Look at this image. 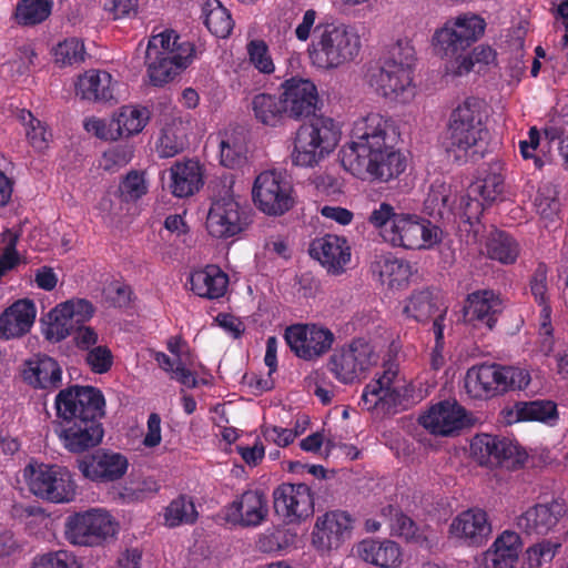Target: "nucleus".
I'll return each mask as SVG.
<instances>
[{"label": "nucleus", "mask_w": 568, "mask_h": 568, "mask_svg": "<svg viewBox=\"0 0 568 568\" xmlns=\"http://www.w3.org/2000/svg\"><path fill=\"white\" fill-rule=\"evenodd\" d=\"M338 141L339 131L333 119L312 118L296 132L292 161L296 165L314 166L336 148Z\"/></svg>", "instance_id": "423d86ee"}, {"label": "nucleus", "mask_w": 568, "mask_h": 568, "mask_svg": "<svg viewBox=\"0 0 568 568\" xmlns=\"http://www.w3.org/2000/svg\"><path fill=\"white\" fill-rule=\"evenodd\" d=\"M557 406L551 400L516 402L507 412L508 423L521 420L546 422L556 417Z\"/></svg>", "instance_id": "4c0bfd02"}, {"label": "nucleus", "mask_w": 568, "mask_h": 568, "mask_svg": "<svg viewBox=\"0 0 568 568\" xmlns=\"http://www.w3.org/2000/svg\"><path fill=\"white\" fill-rule=\"evenodd\" d=\"M505 308L500 295L491 290H479L468 294L463 308L464 322L475 327L493 329Z\"/></svg>", "instance_id": "a211bd4d"}, {"label": "nucleus", "mask_w": 568, "mask_h": 568, "mask_svg": "<svg viewBox=\"0 0 568 568\" xmlns=\"http://www.w3.org/2000/svg\"><path fill=\"white\" fill-rule=\"evenodd\" d=\"M32 568H80L75 558L67 551L49 552L38 558Z\"/></svg>", "instance_id": "bf43d9fd"}, {"label": "nucleus", "mask_w": 568, "mask_h": 568, "mask_svg": "<svg viewBox=\"0 0 568 568\" xmlns=\"http://www.w3.org/2000/svg\"><path fill=\"white\" fill-rule=\"evenodd\" d=\"M170 172L172 180L170 189L178 197L193 195L203 184L201 166L197 162H176Z\"/></svg>", "instance_id": "72a5a7b5"}, {"label": "nucleus", "mask_w": 568, "mask_h": 568, "mask_svg": "<svg viewBox=\"0 0 568 568\" xmlns=\"http://www.w3.org/2000/svg\"><path fill=\"white\" fill-rule=\"evenodd\" d=\"M485 20L476 14H463L447 21L433 36L434 51L449 61L446 67L454 74L468 49L484 34Z\"/></svg>", "instance_id": "39448f33"}, {"label": "nucleus", "mask_w": 568, "mask_h": 568, "mask_svg": "<svg viewBox=\"0 0 568 568\" xmlns=\"http://www.w3.org/2000/svg\"><path fill=\"white\" fill-rule=\"evenodd\" d=\"M373 351L363 339L353 341L348 347L336 351L328 362L329 371L342 383H352L372 363Z\"/></svg>", "instance_id": "dca6fc26"}, {"label": "nucleus", "mask_w": 568, "mask_h": 568, "mask_svg": "<svg viewBox=\"0 0 568 568\" xmlns=\"http://www.w3.org/2000/svg\"><path fill=\"white\" fill-rule=\"evenodd\" d=\"M546 267L540 264L535 271V274L530 281V290L535 298L539 302L540 305L544 306L542 312L545 313V316L549 317L550 306L546 303Z\"/></svg>", "instance_id": "e2e57ef3"}, {"label": "nucleus", "mask_w": 568, "mask_h": 568, "mask_svg": "<svg viewBox=\"0 0 568 568\" xmlns=\"http://www.w3.org/2000/svg\"><path fill=\"white\" fill-rule=\"evenodd\" d=\"M450 532L466 539L470 545H481L491 534L487 514L481 509H469L458 515L450 525Z\"/></svg>", "instance_id": "cd10ccee"}, {"label": "nucleus", "mask_w": 568, "mask_h": 568, "mask_svg": "<svg viewBox=\"0 0 568 568\" xmlns=\"http://www.w3.org/2000/svg\"><path fill=\"white\" fill-rule=\"evenodd\" d=\"M204 24L209 31L217 38L230 36L234 22L226 8L219 0H206L202 7Z\"/></svg>", "instance_id": "58836bf2"}, {"label": "nucleus", "mask_w": 568, "mask_h": 568, "mask_svg": "<svg viewBox=\"0 0 568 568\" xmlns=\"http://www.w3.org/2000/svg\"><path fill=\"white\" fill-rule=\"evenodd\" d=\"M150 120V111L145 106H123L116 118L111 120L112 131L118 139L140 133Z\"/></svg>", "instance_id": "e433bc0d"}, {"label": "nucleus", "mask_w": 568, "mask_h": 568, "mask_svg": "<svg viewBox=\"0 0 568 568\" xmlns=\"http://www.w3.org/2000/svg\"><path fill=\"white\" fill-rule=\"evenodd\" d=\"M404 312L415 318L417 322H426L434 316L433 331L436 337V347L443 339V324L445 311H440L433 293L429 290H423L414 293L404 308Z\"/></svg>", "instance_id": "c85d7f7f"}, {"label": "nucleus", "mask_w": 568, "mask_h": 568, "mask_svg": "<svg viewBox=\"0 0 568 568\" xmlns=\"http://www.w3.org/2000/svg\"><path fill=\"white\" fill-rule=\"evenodd\" d=\"M156 41L151 42L145 50V65L150 82L155 87L172 81L183 69L186 68L189 57L183 54L163 55L155 51Z\"/></svg>", "instance_id": "4be33fe9"}, {"label": "nucleus", "mask_w": 568, "mask_h": 568, "mask_svg": "<svg viewBox=\"0 0 568 568\" xmlns=\"http://www.w3.org/2000/svg\"><path fill=\"white\" fill-rule=\"evenodd\" d=\"M29 490L51 503H69L74 499L75 484L69 470L45 464H29L24 468Z\"/></svg>", "instance_id": "0eeeda50"}, {"label": "nucleus", "mask_w": 568, "mask_h": 568, "mask_svg": "<svg viewBox=\"0 0 568 568\" xmlns=\"http://www.w3.org/2000/svg\"><path fill=\"white\" fill-rule=\"evenodd\" d=\"M359 49V37L348 27L317 26L308 47V57L313 65L329 70L353 61Z\"/></svg>", "instance_id": "20e7f679"}, {"label": "nucleus", "mask_w": 568, "mask_h": 568, "mask_svg": "<svg viewBox=\"0 0 568 568\" xmlns=\"http://www.w3.org/2000/svg\"><path fill=\"white\" fill-rule=\"evenodd\" d=\"M381 235L394 246L415 250L438 243L442 230L427 220H414L410 216L400 215L394 217L392 226L385 229Z\"/></svg>", "instance_id": "9d476101"}, {"label": "nucleus", "mask_w": 568, "mask_h": 568, "mask_svg": "<svg viewBox=\"0 0 568 568\" xmlns=\"http://www.w3.org/2000/svg\"><path fill=\"white\" fill-rule=\"evenodd\" d=\"M265 495L261 491H245L239 500L231 504L227 519L240 521L242 526H256L266 516Z\"/></svg>", "instance_id": "c756f323"}, {"label": "nucleus", "mask_w": 568, "mask_h": 568, "mask_svg": "<svg viewBox=\"0 0 568 568\" xmlns=\"http://www.w3.org/2000/svg\"><path fill=\"white\" fill-rule=\"evenodd\" d=\"M538 213L545 219H551L560 210L559 200L552 194L551 190L540 191L535 200Z\"/></svg>", "instance_id": "0e129e2a"}, {"label": "nucleus", "mask_w": 568, "mask_h": 568, "mask_svg": "<svg viewBox=\"0 0 568 568\" xmlns=\"http://www.w3.org/2000/svg\"><path fill=\"white\" fill-rule=\"evenodd\" d=\"M466 410L456 400H444L418 418L419 424L434 435L452 436L465 426Z\"/></svg>", "instance_id": "6ab92c4d"}, {"label": "nucleus", "mask_w": 568, "mask_h": 568, "mask_svg": "<svg viewBox=\"0 0 568 568\" xmlns=\"http://www.w3.org/2000/svg\"><path fill=\"white\" fill-rule=\"evenodd\" d=\"M22 377L34 388H57L61 384V367L52 357L37 354L24 362Z\"/></svg>", "instance_id": "a878e982"}, {"label": "nucleus", "mask_w": 568, "mask_h": 568, "mask_svg": "<svg viewBox=\"0 0 568 568\" xmlns=\"http://www.w3.org/2000/svg\"><path fill=\"white\" fill-rule=\"evenodd\" d=\"M501 374V393L524 389L530 383L529 373L517 367L503 366Z\"/></svg>", "instance_id": "13d9d810"}, {"label": "nucleus", "mask_w": 568, "mask_h": 568, "mask_svg": "<svg viewBox=\"0 0 568 568\" xmlns=\"http://www.w3.org/2000/svg\"><path fill=\"white\" fill-rule=\"evenodd\" d=\"M544 134L550 142L558 140L559 146L565 144L568 136V119L565 116L551 119L549 124L544 129Z\"/></svg>", "instance_id": "774afa93"}, {"label": "nucleus", "mask_w": 568, "mask_h": 568, "mask_svg": "<svg viewBox=\"0 0 568 568\" xmlns=\"http://www.w3.org/2000/svg\"><path fill=\"white\" fill-rule=\"evenodd\" d=\"M521 539L515 531H504L487 551V558L496 568H506L518 559L521 550Z\"/></svg>", "instance_id": "c9c22d12"}, {"label": "nucleus", "mask_w": 568, "mask_h": 568, "mask_svg": "<svg viewBox=\"0 0 568 568\" xmlns=\"http://www.w3.org/2000/svg\"><path fill=\"white\" fill-rule=\"evenodd\" d=\"M367 82L375 92L384 98L396 99L410 83L412 77L398 69L377 62L367 70Z\"/></svg>", "instance_id": "393cba45"}, {"label": "nucleus", "mask_w": 568, "mask_h": 568, "mask_svg": "<svg viewBox=\"0 0 568 568\" xmlns=\"http://www.w3.org/2000/svg\"><path fill=\"white\" fill-rule=\"evenodd\" d=\"M503 182L500 174H489L484 180L473 183L468 187L469 194L479 196L484 202L490 204L503 192Z\"/></svg>", "instance_id": "8fccbe9b"}, {"label": "nucleus", "mask_w": 568, "mask_h": 568, "mask_svg": "<svg viewBox=\"0 0 568 568\" xmlns=\"http://www.w3.org/2000/svg\"><path fill=\"white\" fill-rule=\"evenodd\" d=\"M495 51L489 45L480 44L473 50L468 49L466 57L458 64V70H454V75L468 73L475 63L489 64L495 60Z\"/></svg>", "instance_id": "603ef678"}, {"label": "nucleus", "mask_w": 568, "mask_h": 568, "mask_svg": "<svg viewBox=\"0 0 568 568\" xmlns=\"http://www.w3.org/2000/svg\"><path fill=\"white\" fill-rule=\"evenodd\" d=\"M122 199L125 202H133L148 192V185L142 172L130 171L121 181L119 186Z\"/></svg>", "instance_id": "09e8293b"}, {"label": "nucleus", "mask_w": 568, "mask_h": 568, "mask_svg": "<svg viewBox=\"0 0 568 568\" xmlns=\"http://www.w3.org/2000/svg\"><path fill=\"white\" fill-rule=\"evenodd\" d=\"M251 108L255 119L264 125L275 126L287 115L282 95L258 93L253 97Z\"/></svg>", "instance_id": "f704fd0d"}, {"label": "nucleus", "mask_w": 568, "mask_h": 568, "mask_svg": "<svg viewBox=\"0 0 568 568\" xmlns=\"http://www.w3.org/2000/svg\"><path fill=\"white\" fill-rule=\"evenodd\" d=\"M274 510L286 524L305 520L314 514V499L306 484L284 483L273 491Z\"/></svg>", "instance_id": "f8f14e48"}, {"label": "nucleus", "mask_w": 568, "mask_h": 568, "mask_svg": "<svg viewBox=\"0 0 568 568\" xmlns=\"http://www.w3.org/2000/svg\"><path fill=\"white\" fill-rule=\"evenodd\" d=\"M186 126L182 121H172L162 129V135L158 144V153L161 158H172L183 152L187 146Z\"/></svg>", "instance_id": "ea45409f"}, {"label": "nucleus", "mask_w": 568, "mask_h": 568, "mask_svg": "<svg viewBox=\"0 0 568 568\" xmlns=\"http://www.w3.org/2000/svg\"><path fill=\"white\" fill-rule=\"evenodd\" d=\"M52 0H21L16 9V19L22 26H36L51 14Z\"/></svg>", "instance_id": "79ce46f5"}, {"label": "nucleus", "mask_w": 568, "mask_h": 568, "mask_svg": "<svg viewBox=\"0 0 568 568\" xmlns=\"http://www.w3.org/2000/svg\"><path fill=\"white\" fill-rule=\"evenodd\" d=\"M281 89L287 116L293 119L317 116L315 112L320 101L318 92L310 79L292 77L281 84Z\"/></svg>", "instance_id": "f3484780"}, {"label": "nucleus", "mask_w": 568, "mask_h": 568, "mask_svg": "<svg viewBox=\"0 0 568 568\" xmlns=\"http://www.w3.org/2000/svg\"><path fill=\"white\" fill-rule=\"evenodd\" d=\"M372 396L375 397V400L369 408L381 407L386 412L397 409L398 407H406V402L410 397L408 389L404 386L388 387L382 394Z\"/></svg>", "instance_id": "de8ad7c7"}, {"label": "nucleus", "mask_w": 568, "mask_h": 568, "mask_svg": "<svg viewBox=\"0 0 568 568\" xmlns=\"http://www.w3.org/2000/svg\"><path fill=\"white\" fill-rule=\"evenodd\" d=\"M42 322L47 325L44 328L45 338L51 342L64 339L67 336L72 335L75 328L74 322L67 316L60 304L52 308Z\"/></svg>", "instance_id": "37998d69"}, {"label": "nucleus", "mask_w": 568, "mask_h": 568, "mask_svg": "<svg viewBox=\"0 0 568 568\" xmlns=\"http://www.w3.org/2000/svg\"><path fill=\"white\" fill-rule=\"evenodd\" d=\"M349 516L344 511L327 513L317 518L313 542L321 549L338 548L352 528Z\"/></svg>", "instance_id": "5701e85b"}, {"label": "nucleus", "mask_w": 568, "mask_h": 568, "mask_svg": "<svg viewBox=\"0 0 568 568\" xmlns=\"http://www.w3.org/2000/svg\"><path fill=\"white\" fill-rule=\"evenodd\" d=\"M246 225L244 212L233 195L215 200L206 217V229L216 239H227L241 233Z\"/></svg>", "instance_id": "4468645a"}, {"label": "nucleus", "mask_w": 568, "mask_h": 568, "mask_svg": "<svg viewBox=\"0 0 568 568\" xmlns=\"http://www.w3.org/2000/svg\"><path fill=\"white\" fill-rule=\"evenodd\" d=\"M87 363L94 373L103 374L111 368L113 356L106 346H97L88 353Z\"/></svg>", "instance_id": "680f3d73"}, {"label": "nucleus", "mask_w": 568, "mask_h": 568, "mask_svg": "<svg viewBox=\"0 0 568 568\" xmlns=\"http://www.w3.org/2000/svg\"><path fill=\"white\" fill-rule=\"evenodd\" d=\"M84 44L77 38H71L58 44L55 49L57 61L63 64H73L84 60Z\"/></svg>", "instance_id": "864d4df0"}, {"label": "nucleus", "mask_w": 568, "mask_h": 568, "mask_svg": "<svg viewBox=\"0 0 568 568\" xmlns=\"http://www.w3.org/2000/svg\"><path fill=\"white\" fill-rule=\"evenodd\" d=\"M104 406L102 392L93 386L73 385L59 392L55 397L57 414L62 418L59 437L69 452L81 454L102 442L104 429L100 420Z\"/></svg>", "instance_id": "f03ea898"}, {"label": "nucleus", "mask_w": 568, "mask_h": 568, "mask_svg": "<svg viewBox=\"0 0 568 568\" xmlns=\"http://www.w3.org/2000/svg\"><path fill=\"white\" fill-rule=\"evenodd\" d=\"M560 544H554L550 540H542L530 546L526 550V560L530 568H539L552 560Z\"/></svg>", "instance_id": "3c124183"}, {"label": "nucleus", "mask_w": 568, "mask_h": 568, "mask_svg": "<svg viewBox=\"0 0 568 568\" xmlns=\"http://www.w3.org/2000/svg\"><path fill=\"white\" fill-rule=\"evenodd\" d=\"M416 52L410 41L399 39L387 49L385 55L381 59L387 67L398 69L410 75L412 68L416 60Z\"/></svg>", "instance_id": "a19ab883"}, {"label": "nucleus", "mask_w": 568, "mask_h": 568, "mask_svg": "<svg viewBox=\"0 0 568 568\" xmlns=\"http://www.w3.org/2000/svg\"><path fill=\"white\" fill-rule=\"evenodd\" d=\"M60 305L75 325L85 323L94 314V306L84 298L70 300Z\"/></svg>", "instance_id": "4d7b16f0"}, {"label": "nucleus", "mask_w": 568, "mask_h": 568, "mask_svg": "<svg viewBox=\"0 0 568 568\" xmlns=\"http://www.w3.org/2000/svg\"><path fill=\"white\" fill-rule=\"evenodd\" d=\"M565 514L566 506L561 501L552 500L549 504H537L518 517L517 526L528 535H546Z\"/></svg>", "instance_id": "412c9836"}, {"label": "nucleus", "mask_w": 568, "mask_h": 568, "mask_svg": "<svg viewBox=\"0 0 568 568\" xmlns=\"http://www.w3.org/2000/svg\"><path fill=\"white\" fill-rule=\"evenodd\" d=\"M77 465L84 478L97 483H110L123 477L129 462L120 453L100 448L77 459Z\"/></svg>", "instance_id": "2eb2a0df"}, {"label": "nucleus", "mask_w": 568, "mask_h": 568, "mask_svg": "<svg viewBox=\"0 0 568 568\" xmlns=\"http://www.w3.org/2000/svg\"><path fill=\"white\" fill-rule=\"evenodd\" d=\"M115 534L110 516L102 510L91 509L67 518V539L79 546H99Z\"/></svg>", "instance_id": "6e6552de"}, {"label": "nucleus", "mask_w": 568, "mask_h": 568, "mask_svg": "<svg viewBox=\"0 0 568 568\" xmlns=\"http://www.w3.org/2000/svg\"><path fill=\"white\" fill-rule=\"evenodd\" d=\"M36 318V306L31 300L14 302L0 315V337L7 339L27 334Z\"/></svg>", "instance_id": "bb28decb"}, {"label": "nucleus", "mask_w": 568, "mask_h": 568, "mask_svg": "<svg viewBox=\"0 0 568 568\" xmlns=\"http://www.w3.org/2000/svg\"><path fill=\"white\" fill-rule=\"evenodd\" d=\"M247 53L250 61L254 67L263 73H272L274 64L268 55V49L263 40H252L247 44Z\"/></svg>", "instance_id": "5fc2aeb1"}, {"label": "nucleus", "mask_w": 568, "mask_h": 568, "mask_svg": "<svg viewBox=\"0 0 568 568\" xmlns=\"http://www.w3.org/2000/svg\"><path fill=\"white\" fill-rule=\"evenodd\" d=\"M503 366L481 364L470 367L465 376V388L474 398H488L501 394Z\"/></svg>", "instance_id": "b1692460"}, {"label": "nucleus", "mask_w": 568, "mask_h": 568, "mask_svg": "<svg viewBox=\"0 0 568 568\" xmlns=\"http://www.w3.org/2000/svg\"><path fill=\"white\" fill-rule=\"evenodd\" d=\"M220 146L221 164L223 166L234 169L245 162V149L241 143L222 140Z\"/></svg>", "instance_id": "052dcab7"}, {"label": "nucleus", "mask_w": 568, "mask_h": 568, "mask_svg": "<svg viewBox=\"0 0 568 568\" xmlns=\"http://www.w3.org/2000/svg\"><path fill=\"white\" fill-rule=\"evenodd\" d=\"M196 518L197 511L193 500L184 495L172 500L166 508L165 520L171 527L181 524H193Z\"/></svg>", "instance_id": "a18cd8bd"}, {"label": "nucleus", "mask_w": 568, "mask_h": 568, "mask_svg": "<svg viewBox=\"0 0 568 568\" xmlns=\"http://www.w3.org/2000/svg\"><path fill=\"white\" fill-rule=\"evenodd\" d=\"M357 141L339 151L342 165L354 175H371L387 182L406 168L405 158L394 146L398 138L393 122L378 113L368 114L356 125Z\"/></svg>", "instance_id": "f257e3e1"}, {"label": "nucleus", "mask_w": 568, "mask_h": 568, "mask_svg": "<svg viewBox=\"0 0 568 568\" xmlns=\"http://www.w3.org/2000/svg\"><path fill=\"white\" fill-rule=\"evenodd\" d=\"M191 290L201 297L210 300L224 295L229 278L217 266L209 265L191 274Z\"/></svg>", "instance_id": "473e14b6"}, {"label": "nucleus", "mask_w": 568, "mask_h": 568, "mask_svg": "<svg viewBox=\"0 0 568 568\" xmlns=\"http://www.w3.org/2000/svg\"><path fill=\"white\" fill-rule=\"evenodd\" d=\"M487 254L493 260L508 264L515 262L518 255V247L511 236L496 231L488 239Z\"/></svg>", "instance_id": "c03bdc74"}, {"label": "nucleus", "mask_w": 568, "mask_h": 568, "mask_svg": "<svg viewBox=\"0 0 568 568\" xmlns=\"http://www.w3.org/2000/svg\"><path fill=\"white\" fill-rule=\"evenodd\" d=\"M308 252L332 274L343 273L351 260V248L346 240L334 234L313 240Z\"/></svg>", "instance_id": "aec40b11"}, {"label": "nucleus", "mask_w": 568, "mask_h": 568, "mask_svg": "<svg viewBox=\"0 0 568 568\" xmlns=\"http://www.w3.org/2000/svg\"><path fill=\"white\" fill-rule=\"evenodd\" d=\"M179 39L180 37L174 30H165L159 34L152 36L146 47H150L152 41L158 40L155 47L158 53H164L163 55L183 54L185 50L183 49V44L179 42Z\"/></svg>", "instance_id": "6e6d98bb"}, {"label": "nucleus", "mask_w": 568, "mask_h": 568, "mask_svg": "<svg viewBox=\"0 0 568 568\" xmlns=\"http://www.w3.org/2000/svg\"><path fill=\"white\" fill-rule=\"evenodd\" d=\"M400 214L394 212V207L388 203H381L377 209H374L368 217V222L375 227L381 229V233L385 229L392 226L394 217H399Z\"/></svg>", "instance_id": "69168bd1"}, {"label": "nucleus", "mask_w": 568, "mask_h": 568, "mask_svg": "<svg viewBox=\"0 0 568 568\" xmlns=\"http://www.w3.org/2000/svg\"><path fill=\"white\" fill-rule=\"evenodd\" d=\"M284 337L295 355L306 361L325 354L334 342L329 329L316 325H292L285 329Z\"/></svg>", "instance_id": "ddd939ff"}, {"label": "nucleus", "mask_w": 568, "mask_h": 568, "mask_svg": "<svg viewBox=\"0 0 568 568\" xmlns=\"http://www.w3.org/2000/svg\"><path fill=\"white\" fill-rule=\"evenodd\" d=\"M410 274V266L398 258H385L379 265L381 281L390 287L400 286Z\"/></svg>", "instance_id": "49530a36"}, {"label": "nucleus", "mask_w": 568, "mask_h": 568, "mask_svg": "<svg viewBox=\"0 0 568 568\" xmlns=\"http://www.w3.org/2000/svg\"><path fill=\"white\" fill-rule=\"evenodd\" d=\"M103 294L106 302L113 307H125L131 301V288L128 285L110 284Z\"/></svg>", "instance_id": "338daca9"}, {"label": "nucleus", "mask_w": 568, "mask_h": 568, "mask_svg": "<svg viewBox=\"0 0 568 568\" xmlns=\"http://www.w3.org/2000/svg\"><path fill=\"white\" fill-rule=\"evenodd\" d=\"M111 74L105 71L89 70L75 83V93L83 100L110 101L113 99Z\"/></svg>", "instance_id": "2f4dec72"}, {"label": "nucleus", "mask_w": 568, "mask_h": 568, "mask_svg": "<svg viewBox=\"0 0 568 568\" xmlns=\"http://www.w3.org/2000/svg\"><path fill=\"white\" fill-rule=\"evenodd\" d=\"M470 452L475 460L480 466L515 467L523 464L526 459V453L519 452L518 447L506 437L494 436L490 434L476 435L470 443Z\"/></svg>", "instance_id": "9b49d317"}, {"label": "nucleus", "mask_w": 568, "mask_h": 568, "mask_svg": "<svg viewBox=\"0 0 568 568\" xmlns=\"http://www.w3.org/2000/svg\"><path fill=\"white\" fill-rule=\"evenodd\" d=\"M356 551L364 561L382 568H395L400 562L399 548L392 540L366 539L357 545Z\"/></svg>", "instance_id": "7c9ffc66"}, {"label": "nucleus", "mask_w": 568, "mask_h": 568, "mask_svg": "<svg viewBox=\"0 0 568 568\" xmlns=\"http://www.w3.org/2000/svg\"><path fill=\"white\" fill-rule=\"evenodd\" d=\"M254 204L267 215H282L294 205L292 185L280 173L262 172L252 189Z\"/></svg>", "instance_id": "1a4fd4ad"}, {"label": "nucleus", "mask_w": 568, "mask_h": 568, "mask_svg": "<svg viewBox=\"0 0 568 568\" xmlns=\"http://www.w3.org/2000/svg\"><path fill=\"white\" fill-rule=\"evenodd\" d=\"M483 108V100L469 97L453 110L442 145L455 161L463 160L468 150L477 146L486 138Z\"/></svg>", "instance_id": "7ed1b4c3"}]
</instances>
